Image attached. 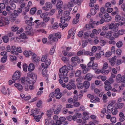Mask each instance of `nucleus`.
Returning <instances> with one entry per match:
<instances>
[{"mask_svg":"<svg viewBox=\"0 0 125 125\" xmlns=\"http://www.w3.org/2000/svg\"><path fill=\"white\" fill-rule=\"evenodd\" d=\"M37 76L35 75L31 74L29 77H25L21 78V80L22 83L24 84H31L33 85L36 80Z\"/></svg>","mask_w":125,"mask_h":125,"instance_id":"f257e3e1","label":"nucleus"},{"mask_svg":"<svg viewBox=\"0 0 125 125\" xmlns=\"http://www.w3.org/2000/svg\"><path fill=\"white\" fill-rule=\"evenodd\" d=\"M50 19V18L48 17L43 19V22H39L40 20L39 19L36 20L34 21L35 23H36L35 26V28H37L40 27L45 28L46 26V25L45 22H48L49 21Z\"/></svg>","mask_w":125,"mask_h":125,"instance_id":"f03ea898","label":"nucleus"},{"mask_svg":"<svg viewBox=\"0 0 125 125\" xmlns=\"http://www.w3.org/2000/svg\"><path fill=\"white\" fill-rule=\"evenodd\" d=\"M59 77L60 79H63V77L67 75L68 70L67 69V66L64 65L59 70Z\"/></svg>","mask_w":125,"mask_h":125,"instance_id":"7ed1b4c3","label":"nucleus"},{"mask_svg":"<svg viewBox=\"0 0 125 125\" xmlns=\"http://www.w3.org/2000/svg\"><path fill=\"white\" fill-rule=\"evenodd\" d=\"M45 6L42 7V9L45 11H47L49 10L50 9L52 8V5L50 2H47L45 3Z\"/></svg>","mask_w":125,"mask_h":125,"instance_id":"20e7f679","label":"nucleus"},{"mask_svg":"<svg viewBox=\"0 0 125 125\" xmlns=\"http://www.w3.org/2000/svg\"><path fill=\"white\" fill-rule=\"evenodd\" d=\"M119 26V23H116L115 24L112 23L109 26V29H112L113 31L116 32L118 30V28Z\"/></svg>","mask_w":125,"mask_h":125,"instance_id":"39448f33","label":"nucleus"},{"mask_svg":"<svg viewBox=\"0 0 125 125\" xmlns=\"http://www.w3.org/2000/svg\"><path fill=\"white\" fill-rule=\"evenodd\" d=\"M125 80V77L124 76H121L120 74H118L116 77V81L117 83H120L123 82Z\"/></svg>","mask_w":125,"mask_h":125,"instance_id":"423d86ee","label":"nucleus"},{"mask_svg":"<svg viewBox=\"0 0 125 125\" xmlns=\"http://www.w3.org/2000/svg\"><path fill=\"white\" fill-rule=\"evenodd\" d=\"M21 73L19 71L15 72L12 77V79L14 80H16L19 79L20 77Z\"/></svg>","mask_w":125,"mask_h":125,"instance_id":"0eeeda50","label":"nucleus"},{"mask_svg":"<svg viewBox=\"0 0 125 125\" xmlns=\"http://www.w3.org/2000/svg\"><path fill=\"white\" fill-rule=\"evenodd\" d=\"M9 22L8 20H7L5 18L2 17L0 20V26H4V24H9Z\"/></svg>","mask_w":125,"mask_h":125,"instance_id":"6e6552de","label":"nucleus"},{"mask_svg":"<svg viewBox=\"0 0 125 125\" xmlns=\"http://www.w3.org/2000/svg\"><path fill=\"white\" fill-rule=\"evenodd\" d=\"M83 115L82 119L83 120H88L90 117L89 116V113L87 111H84L82 113Z\"/></svg>","mask_w":125,"mask_h":125,"instance_id":"1a4fd4ad","label":"nucleus"},{"mask_svg":"<svg viewBox=\"0 0 125 125\" xmlns=\"http://www.w3.org/2000/svg\"><path fill=\"white\" fill-rule=\"evenodd\" d=\"M26 30L27 34L30 35H33V32L31 26L26 27Z\"/></svg>","mask_w":125,"mask_h":125,"instance_id":"9d476101","label":"nucleus"},{"mask_svg":"<svg viewBox=\"0 0 125 125\" xmlns=\"http://www.w3.org/2000/svg\"><path fill=\"white\" fill-rule=\"evenodd\" d=\"M104 84L105 85L104 88L105 90L108 91L111 89L112 87L111 86L110 83L108 81H106L104 82Z\"/></svg>","mask_w":125,"mask_h":125,"instance_id":"9b49d317","label":"nucleus"},{"mask_svg":"<svg viewBox=\"0 0 125 125\" xmlns=\"http://www.w3.org/2000/svg\"><path fill=\"white\" fill-rule=\"evenodd\" d=\"M83 86H84L85 88L86 89L84 90H82L81 91V93H85L87 91L86 89H87L90 86L89 82L88 81H85L83 83Z\"/></svg>","mask_w":125,"mask_h":125,"instance_id":"f8f14e48","label":"nucleus"},{"mask_svg":"<svg viewBox=\"0 0 125 125\" xmlns=\"http://www.w3.org/2000/svg\"><path fill=\"white\" fill-rule=\"evenodd\" d=\"M115 100H114L112 101V102L109 104L107 106V111L109 113H111V111L114 108V105L113 104L116 102Z\"/></svg>","mask_w":125,"mask_h":125,"instance_id":"ddd939ff","label":"nucleus"},{"mask_svg":"<svg viewBox=\"0 0 125 125\" xmlns=\"http://www.w3.org/2000/svg\"><path fill=\"white\" fill-rule=\"evenodd\" d=\"M113 32L111 31H106L105 37L108 39H110V40H114L115 38L112 36Z\"/></svg>","mask_w":125,"mask_h":125,"instance_id":"4468645a","label":"nucleus"},{"mask_svg":"<svg viewBox=\"0 0 125 125\" xmlns=\"http://www.w3.org/2000/svg\"><path fill=\"white\" fill-rule=\"evenodd\" d=\"M49 39H50V42H54L55 43L56 42L58 41V39L55 37H54L53 34L50 35L48 37Z\"/></svg>","mask_w":125,"mask_h":125,"instance_id":"2eb2a0df","label":"nucleus"},{"mask_svg":"<svg viewBox=\"0 0 125 125\" xmlns=\"http://www.w3.org/2000/svg\"><path fill=\"white\" fill-rule=\"evenodd\" d=\"M125 20V18L123 17H121L119 14L115 16V21L117 22H119L120 21H123Z\"/></svg>","mask_w":125,"mask_h":125,"instance_id":"dca6fc26","label":"nucleus"},{"mask_svg":"<svg viewBox=\"0 0 125 125\" xmlns=\"http://www.w3.org/2000/svg\"><path fill=\"white\" fill-rule=\"evenodd\" d=\"M80 14H76L75 18H74L72 21V23L73 24H76L78 23L79 21V19L80 17Z\"/></svg>","mask_w":125,"mask_h":125,"instance_id":"f3484780","label":"nucleus"},{"mask_svg":"<svg viewBox=\"0 0 125 125\" xmlns=\"http://www.w3.org/2000/svg\"><path fill=\"white\" fill-rule=\"evenodd\" d=\"M14 86L19 91H22L23 89V87L21 84L16 83L14 84Z\"/></svg>","mask_w":125,"mask_h":125,"instance_id":"a211bd4d","label":"nucleus"},{"mask_svg":"<svg viewBox=\"0 0 125 125\" xmlns=\"http://www.w3.org/2000/svg\"><path fill=\"white\" fill-rule=\"evenodd\" d=\"M33 20V18L32 17L30 18V20H27L25 21V23L29 25V26L33 25H34L35 22H33L32 21Z\"/></svg>","mask_w":125,"mask_h":125,"instance_id":"6ab92c4d","label":"nucleus"},{"mask_svg":"<svg viewBox=\"0 0 125 125\" xmlns=\"http://www.w3.org/2000/svg\"><path fill=\"white\" fill-rule=\"evenodd\" d=\"M104 18L106 22H108L111 20L112 17L108 13H106L104 15Z\"/></svg>","mask_w":125,"mask_h":125,"instance_id":"aec40b11","label":"nucleus"},{"mask_svg":"<svg viewBox=\"0 0 125 125\" xmlns=\"http://www.w3.org/2000/svg\"><path fill=\"white\" fill-rule=\"evenodd\" d=\"M66 120V118L63 117H60L59 120H57L56 122V123L58 125H60L62 124V122H64Z\"/></svg>","mask_w":125,"mask_h":125,"instance_id":"412c9836","label":"nucleus"},{"mask_svg":"<svg viewBox=\"0 0 125 125\" xmlns=\"http://www.w3.org/2000/svg\"><path fill=\"white\" fill-rule=\"evenodd\" d=\"M117 58V57L116 56H114L111 58L109 62L112 66H114L115 64V61Z\"/></svg>","mask_w":125,"mask_h":125,"instance_id":"4be33fe9","label":"nucleus"},{"mask_svg":"<svg viewBox=\"0 0 125 125\" xmlns=\"http://www.w3.org/2000/svg\"><path fill=\"white\" fill-rule=\"evenodd\" d=\"M54 111V109H51L48 110L47 112V115L49 117V119H50L51 116L52 115Z\"/></svg>","mask_w":125,"mask_h":125,"instance_id":"5701e85b","label":"nucleus"},{"mask_svg":"<svg viewBox=\"0 0 125 125\" xmlns=\"http://www.w3.org/2000/svg\"><path fill=\"white\" fill-rule=\"evenodd\" d=\"M35 69V66L33 63H30L28 67V71L30 72L33 71Z\"/></svg>","mask_w":125,"mask_h":125,"instance_id":"b1692460","label":"nucleus"},{"mask_svg":"<svg viewBox=\"0 0 125 125\" xmlns=\"http://www.w3.org/2000/svg\"><path fill=\"white\" fill-rule=\"evenodd\" d=\"M124 106V104L123 103H119L115 104L114 106V107L117 109H121Z\"/></svg>","mask_w":125,"mask_h":125,"instance_id":"393cba45","label":"nucleus"},{"mask_svg":"<svg viewBox=\"0 0 125 125\" xmlns=\"http://www.w3.org/2000/svg\"><path fill=\"white\" fill-rule=\"evenodd\" d=\"M32 52L30 51H27L25 50L23 52V54L26 57H29L32 54Z\"/></svg>","mask_w":125,"mask_h":125,"instance_id":"a878e982","label":"nucleus"},{"mask_svg":"<svg viewBox=\"0 0 125 125\" xmlns=\"http://www.w3.org/2000/svg\"><path fill=\"white\" fill-rule=\"evenodd\" d=\"M63 2L61 0H59L56 5V7L57 9H61L62 7Z\"/></svg>","mask_w":125,"mask_h":125,"instance_id":"bb28decb","label":"nucleus"},{"mask_svg":"<svg viewBox=\"0 0 125 125\" xmlns=\"http://www.w3.org/2000/svg\"><path fill=\"white\" fill-rule=\"evenodd\" d=\"M15 49L16 47L14 46H12L11 47V49L12 50L11 51V53L14 55H17L18 54V53L15 50Z\"/></svg>","mask_w":125,"mask_h":125,"instance_id":"cd10ccee","label":"nucleus"},{"mask_svg":"<svg viewBox=\"0 0 125 125\" xmlns=\"http://www.w3.org/2000/svg\"><path fill=\"white\" fill-rule=\"evenodd\" d=\"M92 75L90 73H88L85 76L84 79L90 81L93 77Z\"/></svg>","mask_w":125,"mask_h":125,"instance_id":"c85d7f7f","label":"nucleus"},{"mask_svg":"<svg viewBox=\"0 0 125 125\" xmlns=\"http://www.w3.org/2000/svg\"><path fill=\"white\" fill-rule=\"evenodd\" d=\"M86 27L87 29L88 30H89L91 28H94V26L92 23L91 20V22H90V24H87L86 26Z\"/></svg>","mask_w":125,"mask_h":125,"instance_id":"c756f323","label":"nucleus"},{"mask_svg":"<svg viewBox=\"0 0 125 125\" xmlns=\"http://www.w3.org/2000/svg\"><path fill=\"white\" fill-rule=\"evenodd\" d=\"M49 14L48 12H46L42 13L40 14V17L42 18L43 19L47 17Z\"/></svg>","mask_w":125,"mask_h":125,"instance_id":"7c9ffc66","label":"nucleus"},{"mask_svg":"<svg viewBox=\"0 0 125 125\" xmlns=\"http://www.w3.org/2000/svg\"><path fill=\"white\" fill-rule=\"evenodd\" d=\"M101 31V29H99L98 30L94 29L92 31V32L96 35H98Z\"/></svg>","mask_w":125,"mask_h":125,"instance_id":"2f4dec72","label":"nucleus"},{"mask_svg":"<svg viewBox=\"0 0 125 125\" xmlns=\"http://www.w3.org/2000/svg\"><path fill=\"white\" fill-rule=\"evenodd\" d=\"M35 32H41V33H44L46 34L47 33L46 31L44 29H40L37 30H36Z\"/></svg>","mask_w":125,"mask_h":125,"instance_id":"473e14b6","label":"nucleus"},{"mask_svg":"<svg viewBox=\"0 0 125 125\" xmlns=\"http://www.w3.org/2000/svg\"><path fill=\"white\" fill-rule=\"evenodd\" d=\"M97 78L98 79H101L103 81H104L106 79V77L104 76L99 75L97 77Z\"/></svg>","mask_w":125,"mask_h":125,"instance_id":"72a5a7b5","label":"nucleus"},{"mask_svg":"<svg viewBox=\"0 0 125 125\" xmlns=\"http://www.w3.org/2000/svg\"><path fill=\"white\" fill-rule=\"evenodd\" d=\"M77 123H81L82 124H83L87 123V121L85 120H83V121H82V120L81 119H77L76 120Z\"/></svg>","mask_w":125,"mask_h":125,"instance_id":"f704fd0d","label":"nucleus"},{"mask_svg":"<svg viewBox=\"0 0 125 125\" xmlns=\"http://www.w3.org/2000/svg\"><path fill=\"white\" fill-rule=\"evenodd\" d=\"M58 107H58L54 111V113L55 114H58L60 111L61 108L60 107H61V105H59L58 106Z\"/></svg>","mask_w":125,"mask_h":125,"instance_id":"c9c22d12","label":"nucleus"},{"mask_svg":"<svg viewBox=\"0 0 125 125\" xmlns=\"http://www.w3.org/2000/svg\"><path fill=\"white\" fill-rule=\"evenodd\" d=\"M85 55H89L90 56H92L93 55V53L92 52L89 51H84V53Z\"/></svg>","mask_w":125,"mask_h":125,"instance_id":"e433bc0d","label":"nucleus"},{"mask_svg":"<svg viewBox=\"0 0 125 125\" xmlns=\"http://www.w3.org/2000/svg\"><path fill=\"white\" fill-rule=\"evenodd\" d=\"M82 71L81 70H77L75 74V76L76 77H78L80 76L82 73Z\"/></svg>","mask_w":125,"mask_h":125,"instance_id":"4c0bfd02","label":"nucleus"},{"mask_svg":"<svg viewBox=\"0 0 125 125\" xmlns=\"http://www.w3.org/2000/svg\"><path fill=\"white\" fill-rule=\"evenodd\" d=\"M111 112L112 114L114 115H116L117 113L118 110L117 109L115 108L114 107L112 111H111Z\"/></svg>","mask_w":125,"mask_h":125,"instance_id":"58836bf2","label":"nucleus"},{"mask_svg":"<svg viewBox=\"0 0 125 125\" xmlns=\"http://www.w3.org/2000/svg\"><path fill=\"white\" fill-rule=\"evenodd\" d=\"M109 73V71L108 70H104L103 69H101V73L102 74L106 75L108 74Z\"/></svg>","mask_w":125,"mask_h":125,"instance_id":"ea45409f","label":"nucleus"},{"mask_svg":"<svg viewBox=\"0 0 125 125\" xmlns=\"http://www.w3.org/2000/svg\"><path fill=\"white\" fill-rule=\"evenodd\" d=\"M47 69L46 68L44 69L42 71V74L44 77H47Z\"/></svg>","mask_w":125,"mask_h":125,"instance_id":"a19ab883","label":"nucleus"},{"mask_svg":"<svg viewBox=\"0 0 125 125\" xmlns=\"http://www.w3.org/2000/svg\"><path fill=\"white\" fill-rule=\"evenodd\" d=\"M117 33L120 35H123L125 33V30H120L118 31Z\"/></svg>","mask_w":125,"mask_h":125,"instance_id":"79ce46f5","label":"nucleus"},{"mask_svg":"<svg viewBox=\"0 0 125 125\" xmlns=\"http://www.w3.org/2000/svg\"><path fill=\"white\" fill-rule=\"evenodd\" d=\"M74 5V4L70 0V1L67 4V7L68 8H69L71 7H73Z\"/></svg>","mask_w":125,"mask_h":125,"instance_id":"37998d69","label":"nucleus"},{"mask_svg":"<svg viewBox=\"0 0 125 125\" xmlns=\"http://www.w3.org/2000/svg\"><path fill=\"white\" fill-rule=\"evenodd\" d=\"M55 46H53L51 48L50 51V53L51 55L53 54L55 51Z\"/></svg>","mask_w":125,"mask_h":125,"instance_id":"c03bdc74","label":"nucleus"},{"mask_svg":"<svg viewBox=\"0 0 125 125\" xmlns=\"http://www.w3.org/2000/svg\"><path fill=\"white\" fill-rule=\"evenodd\" d=\"M2 39L4 42L7 43L8 42L9 40V38L8 36H5L2 38Z\"/></svg>","mask_w":125,"mask_h":125,"instance_id":"a18cd8bd","label":"nucleus"},{"mask_svg":"<svg viewBox=\"0 0 125 125\" xmlns=\"http://www.w3.org/2000/svg\"><path fill=\"white\" fill-rule=\"evenodd\" d=\"M116 45L118 48L121 47L123 45L122 42L121 41H119L116 43Z\"/></svg>","mask_w":125,"mask_h":125,"instance_id":"49530a36","label":"nucleus"},{"mask_svg":"<svg viewBox=\"0 0 125 125\" xmlns=\"http://www.w3.org/2000/svg\"><path fill=\"white\" fill-rule=\"evenodd\" d=\"M42 102L41 100H39L37 103V106L38 107H42Z\"/></svg>","mask_w":125,"mask_h":125,"instance_id":"de8ad7c7","label":"nucleus"},{"mask_svg":"<svg viewBox=\"0 0 125 125\" xmlns=\"http://www.w3.org/2000/svg\"><path fill=\"white\" fill-rule=\"evenodd\" d=\"M71 1L74 4H76L80 3L83 1V0H71Z\"/></svg>","mask_w":125,"mask_h":125,"instance_id":"09e8293b","label":"nucleus"},{"mask_svg":"<svg viewBox=\"0 0 125 125\" xmlns=\"http://www.w3.org/2000/svg\"><path fill=\"white\" fill-rule=\"evenodd\" d=\"M74 28H73L69 30L68 32V37H69H69L71 36H72V34H73V31L74 30Z\"/></svg>","mask_w":125,"mask_h":125,"instance_id":"8fccbe9b","label":"nucleus"},{"mask_svg":"<svg viewBox=\"0 0 125 125\" xmlns=\"http://www.w3.org/2000/svg\"><path fill=\"white\" fill-rule=\"evenodd\" d=\"M73 106L75 107H78L80 105V103L77 101H74L73 102Z\"/></svg>","mask_w":125,"mask_h":125,"instance_id":"3c124183","label":"nucleus"},{"mask_svg":"<svg viewBox=\"0 0 125 125\" xmlns=\"http://www.w3.org/2000/svg\"><path fill=\"white\" fill-rule=\"evenodd\" d=\"M47 56L46 55H43L42 57V58L41 59V61L42 62H45L47 59Z\"/></svg>","mask_w":125,"mask_h":125,"instance_id":"603ef678","label":"nucleus"},{"mask_svg":"<svg viewBox=\"0 0 125 125\" xmlns=\"http://www.w3.org/2000/svg\"><path fill=\"white\" fill-rule=\"evenodd\" d=\"M36 8H31L30 11V12L31 14H33L36 12Z\"/></svg>","mask_w":125,"mask_h":125,"instance_id":"864d4df0","label":"nucleus"},{"mask_svg":"<svg viewBox=\"0 0 125 125\" xmlns=\"http://www.w3.org/2000/svg\"><path fill=\"white\" fill-rule=\"evenodd\" d=\"M61 59L65 63H67L69 61V59L65 56L62 57Z\"/></svg>","mask_w":125,"mask_h":125,"instance_id":"5fc2aeb1","label":"nucleus"},{"mask_svg":"<svg viewBox=\"0 0 125 125\" xmlns=\"http://www.w3.org/2000/svg\"><path fill=\"white\" fill-rule=\"evenodd\" d=\"M74 80H71L69 81V83L71 84L73 87H76L75 85L74 84Z\"/></svg>","mask_w":125,"mask_h":125,"instance_id":"6e6d98bb","label":"nucleus"},{"mask_svg":"<svg viewBox=\"0 0 125 125\" xmlns=\"http://www.w3.org/2000/svg\"><path fill=\"white\" fill-rule=\"evenodd\" d=\"M59 26L57 23L56 22L53 24L52 28L54 29H55L59 27Z\"/></svg>","mask_w":125,"mask_h":125,"instance_id":"4d7b16f0","label":"nucleus"},{"mask_svg":"<svg viewBox=\"0 0 125 125\" xmlns=\"http://www.w3.org/2000/svg\"><path fill=\"white\" fill-rule=\"evenodd\" d=\"M110 120L111 122L115 123L116 121V118L115 117H111Z\"/></svg>","mask_w":125,"mask_h":125,"instance_id":"13d9d810","label":"nucleus"},{"mask_svg":"<svg viewBox=\"0 0 125 125\" xmlns=\"http://www.w3.org/2000/svg\"><path fill=\"white\" fill-rule=\"evenodd\" d=\"M91 14L92 15H95L96 13V10L94 9H92L90 10Z\"/></svg>","mask_w":125,"mask_h":125,"instance_id":"bf43d9fd","label":"nucleus"},{"mask_svg":"<svg viewBox=\"0 0 125 125\" xmlns=\"http://www.w3.org/2000/svg\"><path fill=\"white\" fill-rule=\"evenodd\" d=\"M40 112L39 110L36 109L34 110H32L31 112L33 113V114L35 115H37Z\"/></svg>","mask_w":125,"mask_h":125,"instance_id":"052dcab7","label":"nucleus"},{"mask_svg":"<svg viewBox=\"0 0 125 125\" xmlns=\"http://www.w3.org/2000/svg\"><path fill=\"white\" fill-rule=\"evenodd\" d=\"M19 29L18 27L16 26H13L11 27V30L15 32L16 31Z\"/></svg>","mask_w":125,"mask_h":125,"instance_id":"680f3d73","label":"nucleus"},{"mask_svg":"<svg viewBox=\"0 0 125 125\" xmlns=\"http://www.w3.org/2000/svg\"><path fill=\"white\" fill-rule=\"evenodd\" d=\"M90 70V69L89 68H86L84 69L82 71V73L84 74L87 73V72Z\"/></svg>","mask_w":125,"mask_h":125,"instance_id":"e2e57ef3","label":"nucleus"},{"mask_svg":"<svg viewBox=\"0 0 125 125\" xmlns=\"http://www.w3.org/2000/svg\"><path fill=\"white\" fill-rule=\"evenodd\" d=\"M45 62L46 65L47 66V67L51 64V61L49 59H47Z\"/></svg>","mask_w":125,"mask_h":125,"instance_id":"0e129e2a","label":"nucleus"},{"mask_svg":"<svg viewBox=\"0 0 125 125\" xmlns=\"http://www.w3.org/2000/svg\"><path fill=\"white\" fill-rule=\"evenodd\" d=\"M67 26L68 24L66 23L64 24H59L60 27L62 28V29H63L65 27H67Z\"/></svg>","mask_w":125,"mask_h":125,"instance_id":"69168bd1","label":"nucleus"},{"mask_svg":"<svg viewBox=\"0 0 125 125\" xmlns=\"http://www.w3.org/2000/svg\"><path fill=\"white\" fill-rule=\"evenodd\" d=\"M20 37L22 39H25L27 38L26 35L25 33H22L20 35Z\"/></svg>","mask_w":125,"mask_h":125,"instance_id":"338daca9","label":"nucleus"},{"mask_svg":"<svg viewBox=\"0 0 125 125\" xmlns=\"http://www.w3.org/2000/svg\"><path fill=\"white\" fill-rule=\"evenodd\" d=\"M41 118V116L39 115L35 116L34 119L36 121L38 122L40 121V119Z\"/></svg>","mask_w":125,"mask_h":125,"instance_id":"774afa93","label":"nucleus"}]
</instances>
